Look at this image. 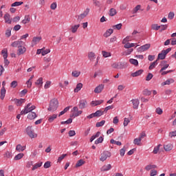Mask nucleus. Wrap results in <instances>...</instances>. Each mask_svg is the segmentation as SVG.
Returning <instances> with one entry per match:
<instances>
[{
  "label": "nucleus",
  "mask_w": 176,
  "mask_h": 176,
  "mask_svg": "<svg viewBox=\"0 0 176 176\" xmlns=\"http://www.w3.org/2000/svg\"><path fill=\"white\" fill-rule=\"evenodd\" d=\"M57 108H58V100L56 98L51 100L47 111L54 112L55 111H57Z\"/></svg>",
  "instance_id": "f257e3e1"
},
{
  "label": "nucleus",
  "mask_w": 176,
  "mask_h": 176,
  "mask_svg": "<svg viewBox=\"0 0 176 176\" xmlns=\"http://www.w3.org/2000/svg\"><path fill=\"white\" fill-rule=\"evenodd\" d=\"M36 108V107H35V105H32V103H28L21 111V115H27L28 112H32V111H34V109H35Z\"/></svg>",
  "instance_id": "f03ea898"
},
{
  "label": "nucleus",
  "mask_w": 176,
  "mask_h": 176,
  "mask_svg": "<svg viewBox=\"0 0 176 176\" xmlns=\"http://www.w3.org/2000/svg\"><path fill=\"white\" fill-rule=\"evenodd\" d=\"M1 54H3V57L4 58V67H8L10 62L8 60V50H3L1 51Z\"/></svg>",
  "instance_id": "7ed1b4c3"
},
{
  "label": "nucleus",
  "mask_w": 176,
  "mask_h": 176,
  "mask_svg": "<svg viewBox=\"0 0 176 176\" xmlns=\"http://www.w3.org/2000/svg\"><path fill=\"white\" fill-rule=\"evenodd\" d=\"M26 133L30 138H36V134L34 133V129H32V126H29L26 128Z\"/></svg>",
  "instance_id": "20e7f679"
},
{
  "label": "nucleus",
  "mask_w": 176,
  "mask_h": 176,
  "mask_svg": "<svg viewBox=\"0 0 176 176\" xmlns=\"http://www.w3.org/2000/svg\"><path fill=\"white\" fill-rule=\"evenodd\" d=\"M113 68H115L116 69H123V68H126L127 65L126 64L120 62V63H116L112 65Z\"/></svg>",
  "instance_id": "39448f33"
},
{
  "label": "nucleus",
  "mask_w": 176,
  "mask_h": 176,
  "mask_svg": "<svg viewBox=\"0 0 176 176\" xmlns=\"http://www.w3.org/2000/svg\"><path fill=\"white\" fill-rule=\"evenodd\" d=\"M89 12H90V9L87 8L82 14H80V15L78 16L77 21H78V23H80V21L83 20V19H85V17H86V16L89 14Z\"/></svg>",
  "instance_id": "423d86ee"
},
{
  "label": "nucleus",
  "mask_w": 176,
  "mask_h": 176,
  "mask_svg": "<svg viewBox=\"0 0 176 176\" xmlns=\"http://www.w3.org/2000/svg\"><path fill=\"white\" fill-rule=\"evenodd\" d=\"M111 156V152L109 151H104L102 154H101V157L100 158V160L101 162H105V160L107 159H108V157H109Z\"/></svg>",
  "instance_id": "0eeeda50"
},
{
  "label": "nucleus",
  "mask_w": 176,
  "mask_h": 176,
  "mask_svg": "<svg viewBox=\"0 0 176 176\" xmlns=\"http://www.w3.org/2000/svg\"><path fill=\"white\" fill-rule=\"evenodd\" d=\"M6 85V82L5 81H3L2 82L3 87L1 89V96H0L1 100H3L5 98V96L6 94V89H5Z\"/></svg>",
  "instance_id": "6e6552de"
},
{
  "label": "nucleus",
  "mask_w": 176,
  "mask_h": 176,
  "mask_svg": "<svg viewBox=\"0 0 176 176\" xmlns=\"http://www.w3.org/2000/svg\"><path fill=\"white\" fill-rule=\"evenodd\" d=\"M151 47V44L147 43L138 48V52L142 53V52H146V50H148Z\"/></svg>",
  "instance_id": "1a4fd4ad"
},
{
  "label": "nucleus",
  "mask_w": 176,
  "mask_h": 176,
  "mask_svg": "<svg viewBox=\"0 0 176 176\" xmlns=\"http://www.w3.org/2000/svg\"><path fill=\"white\" fill-rule=\"evenodd\" d=\"M78 107L80 109H85L87 107V100L86 99L80 100Z\"/></svg>",
  "instance_id": "9d476101"
},
{
  "label": "nucleus",
  "mask_w": 176,
  "mask_h": 176,
  "mask_svg": "<svg viewBox=\"0 0 176 176\" xmlns=\"http://www.w3.org/2000/svg\"><path fill=\"white\" fill-rule=\"evenodd\" d=\"M23 45H24V42H23L21 40H19L12 43L11 46L12 47H21Z\"/></svg>",
  "instance_id": "9b49d317"
},
{
  "label": "nucleus",
  "mask_w": 176,
  "mask_h": 176,
  "mask_svg": "<svg viewBox=\"0 0 176 176\" xmlns=\"http://www.w3.org/2000/svg\"><path fill=\"white\" fill-rule=\"evenodd\" d=\"M104 84H100L98 86H97L94 89V93L96 94H99V93H101L102 90H104Z\"/></svg>",
  "instance_id": "f8f14e48"
},
{
  "label": "nucleus",
  "mask_w": 176,
  "mask_h": 176,
  "mask_svg": "<svg viewBox=\"0 0 176 176\" xmlns=\"http://www.w3.org/2000/svg\"><path fill=\"white\" fill-rule=\"evenodd\" d=\"M27 118L30 120H34V119H35L36 118H38V116L36 115V113L34 111H30V112H28V115Z\"/></svg>",
  "instance_id": "ddd939ff"
},
{
  "label": "nucleus",
  "mask_w": 176,
  "mask_h": 176,
  "mask_svg": "<svg viewBox=\"0 0 176 176\" xmlns=\"http://www.w3.org/2000/svg\"><path fill=\"white\" fill-rule=\"evenodd\" d=\"M25 52H27V49L25 47H23V45H21V47H19L17 56H21V54H24Z\"/></svg>",
  "instance_id": "4468645a"
},
{
  "label": "nucleus",
  "mask_w": 176,
  "mask_h": 176,
  "mask_svg": "<svg viewBox=\"0 0 176 176\" xmlns=\"http://www.w3.org/2000/svg\"><path fill=\"white\" fill-rule=\"evenodd\" d=\"M14 101L15 102V104H16L17 107H20L21 106L22 104H24L25 102V99H23V98H20V99H17V98H14Z\"/></svg>",
  "instance_id": "2eb2a0df"
},
{
  "label": "nucleus",
  "mask_w": 176,
  "mask_h": 176,
  "mask_svg": "<svg viewBox=\"0 0 176 176\" xmlns=\"http://www.w3.org/2000/svg\"><path fill=\"white\" fill-rule=\"evenodd\" d=\"M5 23L7 24H12V19L10 18V14L9 13H6L4 15Z\"/></svg>",
  "instance_id": "dca6fc26"
},
{
  "label": "nucleus",
  "mask_w": 176,
  "mask_h": 176,
  "mask_svg": "<svg viewBox=\"0 0 176 176\" xmlns=\"http://www.w3.org/2000/svg\"><path fill=\"white\" fill-rule=\"evenodd\" d=\"M131 102L133 105V108L134 109H138V106L140 105V100L138 99H133Z\"/></svg>",
  "instance_id": "f3484780"
},
{
  "label": "nucleus",
  "mask_w": 176,
  "mask_h": 176,
  "mask_svg": "<svg viewBox=\"0 0 176 176\" xmlns=\"http://www.w3.org/2000/svg\"><path fill=\"white\" fill-rule=\"evenodd\" d=\"M175 80L173 78H168L166 81L163 82L161 85L162 86H166V85H170L171 83H174Z\"/></svg>",
  "instance_id": "a211bd4d"
},
{
  "label": "nucleus",
  "mask_w": 176,
  "mask_h": 176,
  "mask_svg": "<svg viewBox=\"0 0 176 176\" xmlns=\"http://www.w3.org/2000/svg\"><path fill=\"white\" fill-rule=\"evenodd\" d=\"M102 102H104V100H93L91 102V105L92 107H97V105H101V104H102Z\"/></svg>",
  "instance_id": "6ab92c4d"
},
{
  "label": "nucleus",
  "mask_w": 176,
  "mask_h": 176,
  "mask_svg": "<svg viewBox=\"0 0 176 176\" xmlns=\"http://www.w3.org/2000/svg\"><path fill=\"white\" fill-rule=\"evenodd\" d=\"M112 168V165L111 164H109L107 165H104L101 168L100 171H109Z\"/></svg>",
  "instance_id": "aec40b11"
},
{
  "label": "nucleus",
  "mask_w": 176,
  "mask_h": 176,
  "mask_svg": "<svg viewBox=\"0 0 176 176\" xmlns=\"http://www.w3.org/2000/svg\"><path fill=\"white\" fill-rule=\"evenodd\" d=\"M164 151H166V152H168L171 151V149H173V144H171L170 143L164 144Z\"/></svg>",
  "instance_id": "412c9836"
},
{
  "label": "nucleus",
  "mask_w": 176,
  "mask_h": 176,
  "mask_svg": "<svg viewBox=\"0 0 176 176\" xmlns=\"http://www.w3.org/2000/svg\"><path fill=\"white\" fill-rule=\"evenodd\" d=\"M100 135L101 132L100 131H98L95 135H93L89 140L90 142H93V141H94L96 138H98V137H100Z\"/></svg>",
  "instance_id": "4be33fe9"
},
{
  "label": "nucleus",
  "mask_w": 176,
  "mask_h": 176,
  "mask_svg": "<svg viewBox=\"0 0 176 176\" xmlns=\"http://www.w3.org/2000/svg\"><path fill=\"white\" fill-rule=\"evenodd\" d=\"M160 65L162 67V69H164V70L167 69V67H170V65L167 64L166 60H162Z\"/></svg>",
  "instance_id": "5701e85b"
},
{
  "label": "nucleus",
  "mask_w": 176,
  "mask_h": 176,
  "mask_svg": "<svg viewBox=\"0 0 176 176\" xmlns=\"http://www.w3.org/2000/svg\"><path fill=\"white\" fill-rule=\"evenodd\" d=\"M142 72H144V70H142V69L138 70L135 72L132 73L131 76H133V78L140 76V75H141L142 74Z\"/></svg>",
  "instance_id": "b1692460"
},
{
  "label": "nucleus",
  "mask_w": 176,
  "mask_h": 176,
  "mask_svg": "<svg viewBox=\"0 0 176 176\" xmlns=\"http://www.w3.org/2000/svg\"><path fill=\"white\" fill-rule=\"evenodd\" d=\"M111 34H113V29H109L103 34V36H104V38H108V36H111Z\"/></svg>",
  "instance_id": "393cba45"
},
{
  "label": "nucleus",
  "mask_w": 176,
  "mask_h": 176,
  "mask_svg": "<svg viewBox=\"0 0 176 176\" xmlns=\"http://www.w3.org/2000/svg\"><path fill=\"white\" fill-rule=\"evenodd\" d=\"M83 113V111L82 110H78L76 111V113H73L72 115H70V118H78V116H80V115H82Z\"/></svg>",
  "instance_id": "a878e982"
},
{
  "label": "nucleus",
  "mask_w": 176,
  "mask_h": 176,
  "mask_svg": "<svg viewBox=\"0 0 176 176\" xmlns=\"http://www.w3.org/2000/svg\"><path fill=\"white\" fill-rule=\"evenodd\" d=\"M82 87H83V84H82V83L77 84V85L74 91V93H78V91H80V90L82 89Z\"/></svg>",
  "instance_id": "bb28decb"
},
{
  "label": "nucleus",
  "mask_w": 176,
  "mask_h": 176,
  "mask_svg": "<svg viewBox=\"0 0 176 176\" xmlns=\"http://www.w3.org/2000/svg\"><path fill=\"white\" fill-rule=\"evenodd\" d=\"M117 13L118 11H116V9L111 8L109 12V15L111 16V17H113V16H116Z\"/></svg>",
  "instance_id": "cd10ccee"
},
{
  "label": "nucleus",
  "mask_w": 176,
  "mask_h": 176,
  "mask_svg": "<svg viewBox=\"0 0 176 176\" xmlns=\"http://www.w3.org/2000/svg\"><path fill=\"white\" fill-rule=\"evenodd\" d=\"M41 40L42 37L41 36L34 37L32 39V43H34V45H38V43H39V42H41Z\"/></svg>",
  "instance_id": "c85d7f7f"
},
{
  "label": "nucleus",
  "mask_w": 176,
  "mask_h": 176,
  "mask_svg": "<svg viewBox=\"0 0 176 176\" xmlns=\"http://www.w3.org/2000/svg\"><path fill=\"white\" fill-rule=\"evenodd\" d=\"M31 21V18L30 17V15H25V19L22 21L23 24H28Z\"/></svg>",
  "instance_id": "c756f323"
},
{
  "label": "nucleus",
  "mask_w": 176,
  "mask_h": 176,
  "mask_svg": "<svg viewBox=\"0 0 176 176\" xmlns=\"http://www.w3.org/2000/svg\"><path fill=\"white\" fill-rule=\"evenodd\" d=\"M25 150V146H21V144H18L16 146V151L18 152H23Z\"/></svg>",
  "instance_id": "7c9ffc66"
},
{
  "label": "nucleus",
  "mask_w": 176,
  "mask_h": 176,
  "mask_svg": "<svg viewBox=\"0 0 176 176\" xmlns=\"http://www.w3.org/2000/svg\"><path fill=\"white\" fill-rule=\"evenodd\" d=\"M95 118H100V116H102L104 115V111L102 110H97L95 113Z\"/></svg>",
  "instance_id": "2f4dec72"
},
{
  "label": "nucleus",
  "mask_w": 176,
  "mask_h": 176,
  "mask_svg": "<svg viewBox=\"0 0 176 176\" xmlns=\"http://www.w3.org/2000/svg\"><path fill=\"white\" fill-rule=\"evenodd\" d=\"M162 26L154 23L151 25V30H153L154 31H159V30H160Z\"/></svg>",
  "instance_id": "473e14b6"
},
{
  "label": "nucleus",
  "mask_w": 176,
  "mask_h": 176,
  "mask_svg": "<svg viewBox=\"0 0 176 176\" xmlns=\"http://www.w3.org/2000/svg\"><path fill=\"white\" fill-rule=\"evenodd\" d=\"M88 58L91 61V60H94L96 58V54L93 52H90L88 53Z\"/></svg>",
  "instance_id": "72a5a7b5"
},
{
  "label": "nucleus",
  "mask_w": 176,
  "mask_h": 176,
  "mask_svg": "<svg viewBox=\"0 0 176 176\" xmlns=\"http://www.w3.org/2000/svg\"><path fill=\"white\" fill-rule=\"evenodd\" d=\"M129 63L133 65H135V67H138V60L137 59L130 58Z\"/></svg>",
  "instance_id": "f704fd0d"
},
{
  "label": "nucleus",
  "mask_w": 176,
  "mask_h": 176,
  "mask_svg": "<svg viewBox=\"0 0 176 176\" xmlns=\"http://www.w3.org/2000/svg\"><path fill=\"white\" fill-rule=\"evenodd\" d=\"M80 27V24L72 26V28H71L72 32L73 34H75V32H76V31H78V28H79Z\"/></svg>",
  "instance_id": "c9c22d12"
},
{
  "label": "nucleus",
  "mask_w": 176,
  "mask_h": 176,
  "mask_svg": "<svg viewBox=\"0 0 176 176\" xmlns=\"http://www.w3.org/2000/svg\"><path fill=\"white\" fill-rule=\"evenodd\" d=\"M166 55L164 54V52L162 51V52L158 54L157 60H164V58H166Z\"/></svg>",
  "instance_id": "e433bc0d"
},
{
  "label": "nucleus",
  "mask_w": 176,
  "mask_h": 176,
  "mask_svg": "<svg viewBox=\"0 0 176 176\" xmlns=\"http://www.w3.org/2000/svg\"><path fill=\"white\" fill-rule=\"evenodd\" d=\"M35 85L36 86H42V85H43V78L42 77H40L35 82Z\"/></svg>",
  "instance_id": "4c0bfd02"
},
{
  "label": "nucleus",
  "mask_w": 176,
  "mask_h": 176,
  "mask_svg": "<svg viewBox=\"0 0 176 176\" xmlns=\"http://www.w3.org/2000/svg\"><path fill=\"white\" fill-rule=\"evenodd\" d=\"M57 114H53L52 116H50L48 118V122H50V123L53 122V121L54 120V119H57Z\"/></svg>",
  "instance_id": "58836bf2"
},
{
  "label": "nucleus",
  "mask_w": 176,
  "mask_h": 176,
  "mask_svg": "<svg viewBox=\"0 0 176 176\" xmlns=\"http://www.w3.org/2000/svg\"><path fill=\"white\" fill-rule=\"evenodd\" d=\"M85 162L83 160H79L77 163L76 164V167H80L81 166H83L85 164Z\"/></svg>",
  "instance_id": "ea45409f"
},
{
  "label": "nucleus",
  "mask_w": 176,
  "mask_h": 176,
  "mask_svg": "<svg viewBox=\"0 0 176 176\" xmlns=\"http://www.w3.org/2000/svg\"><path fill=\"white\" fill-rule=\"evenodd\" d=\"M4 157H6V159H10L12 157V152L10 151H6L4 155H3Z\"/></svg>",
  "instance_id": "a19ab883"
},
{
  "label": "nucleus",
  "mask_w": 176,
  "mask_h": 176,
  "mask_svg": "<svg viewBox=\"0 0 176 176\" xmlns=\"http://www.w3.org/2000/svg\"><path fill=\"white\" fill-rule=\"evenodd\" d=\"M143 96H151L152 94V91H149L148 89H145L142 91Z\"/></svg>",
  "instance_id": "79ce46f5"
},
{
  "label": "nucleus",
  "mask_w": 176,
  "mask_h": 176,
  "mask_svg": "<svg viewBox=\"0 0 176 176\" xmlns=\"http://www.w3.org/2000/svg\"><path fill=\"white\" fill-rule=\"evenodd\" d=\"M104 141V138L102 136H100L95 141V144L98 145V144H102V142Z\"/></svg>",
  "instance_id": "37998d69"
},
{
  "label": "nucleus",
  "mask_w": 176,
  "mask_h": 176,
  "mask_svg": "<svg viewBox=\"0 0 176 176\" xmlns=\"http://www.w3.org/2000/svg\"><path fill=\"white\" fill-rule=\"evenodd\" d=\"M23 156H24V153H19L14 157V160H20L21 159H23Z\"/></svg>",
  "instance_id": "c03bdc74"
},
{
  "label": "nucleus",
  "mask_w": 176,
  "mask_h": 176,
  "mask_svg": "<svg viewBox=\"0 0 176 176\" xmlns=\"http://www.w3.org/2000/svg\"><path fill=\"white\" fill-rule=\"evenodd\" d=\"M23 1H15L14 3H13L11 6L12 8H14L16 6H20L21 5H23Z\"/></svg>",
  "instance_id": "a18cd8bd"
},
{
  "label": "nucleus",
  "mask_w": 176,
  "mask_h": 176,
  "mask_svg": "<svg viewBox=\"0 0 176 176\" xmlns=\"http://www.w3.org/2000/svg\"><path fill=\"white\" fill-rule=\"evenodd\" d=\"M105 124V120H102L96 124V127H102Z\"/></svg>",
  "instance_id": "49530a36"
},
{
  "label": "nucleus",
  "mask_w": 176,
  "mask_h": 176,
  "mask_svg": "<svg viewBox=\"0 0 176 176\" xmlns=\"http://www.w3.org/2000/svg\"><path fill=\"white\" fill-rule=\"evenodd\" d=\"M42 164H43L42 162L36 164L32 167V171L36 170V168H39V167H42Z\"/></svg>",
  "instance_id": "de8ad7c7"
},
{
  "label": "nucleus",
  "mask_w": 176,
  "mask_h": 176,
  "mask_svg": "<svg viewBox=\"0 0 176 176\" xmlns=\"http://www.w3.org/2000/svg\"><path fill=\"white\" fill-rule=\"evenodd\" d=\"M160 146H162V144H158L157 146L154 148L153 151V153H154V155H156L157 152H159V150L160 149Z\"/></svg>",
  "instance_id": "09e8293b"
},
{
  "label": "nucleus",
  "mask_w": 176,
  "mask_h": 176,
  "mask_svg": "<svg viewBox=\"0 0 176 176\" xmlns=\"http://www.w3.org/2000/svg\"><path fill=\"white\" fill-rule=\"evenodd\" d=\"M72 75L74 78H78L80 75V72L74 71L72 72Z\"/></svg>",
  "instance_id": "8fccbe9b"
},
{
  "label": "nucleus",
  "mask_w": 176,
  "mask_h": 176,
  "mask_svg": "<svg viewBox=\"0 0 176 176\" xmlns=\"http://www.w3.org/2000/svg\"><path fill=\"white\" fill-rule=\"evenodd\" d=\"M141 141H142L141 138H135L133 140V144H135V145H140Z\"/></svg>",
  "instance_id": "3c124183"
},
{
  "label": "nucleus",
  "mask_w": 176,
  "mask_h": 176,
  "mask_svg": "<svg viewBox=\"0 0 176 176\" xmlns=\"http://www.w3.org/2000/svg\"><path fill=\"white\" fill-rule=\"evenodd\" d=\"M60 123L61 124H71L72 123V118H69L66 121H62Z\"/></svg>",
  "instance_id": "603ef678"
},
{
  "label": "nucleus",
  "mask_w": 176,
  "mask_h": 176,
  "mask_svg": "<svg viewBox=\"0 0 176 176\" xmlns=\"http://www.w3.org/2000/svg\"><path fill=\"white\" fill-rule=\"evenodd\" d=\"M140 9H141V6L140 5L136 6L135 8H134L133 10V14H135V13H137V12H138Z\"/></svg>",
  "instance_id": "864d4df0"
},
{
  "label": "nucleus",
  "mask_w": 176,
  "mask_h": 176,
  "mask_svg": "<svg viewBox=\"0 0 176 176\" xmlns=\"http://www.w3.org/2000/svg\"><path fill=\"white\" fill-rule=\"evenodd\" d=\"M102 54L103 57H104L105 58H107V57H111V53L107 52L106 51H102Z\"/></svg>",
  "instance_id": "5fc2aeb1"
},
{
  "label": "nucleus",
  "mask_w": 176,
  "mask_h": 176,
  "mask_svg": "<svg viewBox=\"0 0 176 176\" xmlns=\"http://www.w3.org/2000/svg\"><path fill=\"white\" fill-rule=\"evenodd\" d=\"M17 81L14 80L10 83V87H12V89H16L17 87Z\"/></svg>",
  "instance_id": "6e6d98bb"
},
{
  "label": "nucleus",
  "mask_w": 176,
  "mask_h": 176,
  "mask_svg": "<svg viewBox=\"0 0 176 176\" xmlns=\"http://www.w3.org/2000/svg\"><path fill=\"white\" fill-rule=\"evenodd\" d=\"M51 166H52V164H51L50 161H47V162H46L44 164L43 167H44V168H49L51 167Z\"/></svg>",
  "instance_id": "4d7b16f0"
},
{
  "label": "nucleus",
  "mask_w": 176,
  "mask_h": 176,
  "mask_svg": "<svg viewBox=\"0 0 176 176\" xmlns=\"http://www.w3.org/2000/svg\"><path fill=\"white\" fill-rule=\"evenodd\" d=\"M153 78V74H152L151 73H148L146 77V80H147V82H149V80H151V79H152Z\"/></svg>",
  "instance_id": "13d9d810"
},
{
  "label": "nucleus",
  "mask_w": 176,
  "mask_h": 176,
  "mask_svg": "<svg viewBox=\"0 0 176 176\" xmlns=\"http://www.w3.org/2000/svg\"><path fill=\"white\" fill-rule=\"evenodd\" d=\"M161 29H160V32H163V31H166L167 30L168 25H160Z\"/></svg>",
  "instance_id": "bf43d9fd"
},
{
  "label": "nucleus",
  "mask_w": 176,
  "mask_h": 176,
  "mask_svg": "<svg viewBox=\"0 0 176 176\" xmlns=\"http://www.w3.org/2000/svg\"><path fill=\"white\" fill-rule=\"evenodd\" d=\"M122 23H118V24H117L116 25H113V28L114 30H121L122 29Z\"/></svg>",
  "instance_id": "052dcab7"
},
{
  "label": "nucleus",
  "mask_w": 176,
  "mask_h": 176,
  "mask_svg": "<svg viewBox=\"0 0 176 176\" xmlns=\"http://www.w3.org/2000/svg\"><path fill=\"white\" fill-rule=\"evenodd\" d=\"M52 10H56L57 9V3H52L50 6Z\"/></svg>",
  "instance_id": "680f3d73"
},
{
  "label": "nucleus",
  "mask_w": 176,
  "mask_h": 176,
  "mask_svg": "<svg viewBox=\"0 0 176 176\" xmlns=\"http://www.w3.org/2000/svg\"><path fill=\"white\" fill-rule=\"evenodd\" d=\"M130 123V120L129 118H124V126L126 127Z\"/></svg>",
  "instance_id": "e2e57ef3"
},
{
  "label": "nucleus",
  "mask_w": 176,
  "mask_h": 176,
  "mask_svg": "<svg viewBox=\"0 0 176 176\" xmlns=\"http://www.w3.org/2000/svg\"><path fill=\"white\" fill-rule=\"evenodd\" d=\"M155 112L158 115H162V113H163V109H160V107H158L156 109Z\"/></svg>",
  "instance_id": "0e129e2a"
},
{
  "label": "nucleus",
  "mask_w": 176,
  "mask_h": 176,
  "mask_svg": "<svg viewBox=\"0 0 176 176\" xmlns=\"http://www.w3.org/2000/svg\"><path fill=\"white\" fill-rule=\"evenodd\" d=\"M151 176H155V175H157V170L153 169L151 170V173H150Z\"/></svg>",
  "instance_id": "69168bd1"
},
{
  "label": "nucleus",
  "mask_w": 176,
  "mask_h": 176,
  "mask_svg": "<svg viewBox=\"0 0 176 176\" xmlns=\"http://www.w3.org/2000/svg\"><path fill=\"white\" fill-rule=\"evenodd\" d=\"M50 53V49H47L44 51H42V56H46V54H49Z\"/></svg>",
  "instance_id": "338daca9"
},
{
  "label": "nucleus",
  "mask_w": 176,
  "mask_h": 176,
  "mask_svg": "<svg viewBox=\"0 0 176 176\" xmlns=\"http://www.w3.org/2000/svg\"><path fill=\"white\" fill-rule=\"evenodd\" d=\"M168 135L170 138H173V137H176V131L170 132Z\"/></svg>",
  "instance_id": "774afa93"
}]
</instances>
